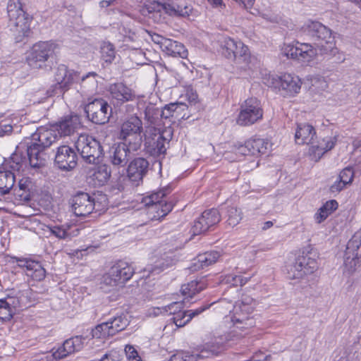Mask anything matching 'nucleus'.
Here are the masks:
<instances>
[{
  "mask_svg": "<svg viewBox=\"0 0 361 361\" xmlns=\"http://www.w3.org/2000/svg\"><path fill=\"white\" fill-rule=\"evenodd\" d=\"M262 117L263 109L259 100L250 97L241 104L236 122L241 126H249L262 120Z\"/></svg>",
  "mask_w": 361,
  "mask_h": 361,
  "instance_id": "nucleus-10",
  "label": "nucleus"
},
{
  "mask_svg": "<svg viewBox=\"0 0 361 361\" xmlns=\"http://www.w3.org/2000/svg\"><path fill=\"white\" fill-rule=\"evenodd\" d=\"M209 228L204 222L202 220V215L195 221L194 224L191 228L193 235H200L208 231Z\"/></svg>",
  "mask_w": 361,
  "mask_h": 361,
  "instance_id": "nucleus-50",
  "label": "nucleus"
},
{
  "mask_svg": "<svg viewBox=\"0 0 361 361\" xmlns=\"http://www.w3.org/2000/svg\"><path fill=\"white\" fill-rule=\"evenodd\" d=\"M316 253L312 252L298 256L290 271L293 273V278H302L304 275L310 274L317 270V262L315 259Z\"/></svg>",
  "mask_w": 361,
  "mask_h": 361,
  "instance_id": "nucleus-15",
  "label": "nucleus"
},
{
  "mask_svg": "<svg viewBox=\"0 0 361 361\" xmlns=\"http://www.w3.org/2000/svg\"><path fill=\"white\" fill-rule=\"evenodd\" d=\"M58 49V44L52 41L38 42L27 51L26 61L32 68H42L47 62L54 59Z\"/></svg>",
  "mask_w": 361,
  "mask_h": 361,
  "instance_id": "nucleus-5",
  "label": "nucleus"
},
{
  "mask_svg": "<svg viewBox=\"0 0 361 361\" xmlns=\"http://www.w3.org/2000/svg\"><path fill=\"white\" fill-rule=\"evenodd\" d=\"M108 322L114 335L124 330L129 323L126 316L123 314L111 318L108 320Z\"/></svg>",
  "mask_w": 361,
  "mask_h": 361,
  "instance_id": "nucleus-38",
  "label": "nucleus"
},
{
  "mask_svg": "<svg viewBox=\"0 0 361 361\" xmlns=\"http://www.w3.org/2000/svg\"><path fill=\"white\" fill-rule=\"evenodd\" d=\"M238 47L235 49V59H243L246 61L248 56V47L245 46L242 42L237 41Z\"/></svg>",
  "mask_w": 361,
  "mask_h": 361,
  "instance_id": "nucleus-51",
  "label": "nucleus"
},
{
  "mask_svg": "<svg viewBox=\"0 0 361 361\" xmlns=\"http://www.w3.org/2000/svg\"><path fill=\"white\" fill-rule=\"evenodd\" d=\"M338 137L336 135L328 136L319 142L318 145H312L310 148V152L313 155V159L318 161L328 151L332 149L337 142Z\"/></svg>",
  "mask_w": 361,
  "mask_h": 361,
  "instance_id": "nucleus-26",
  "label": "nucleus"
},
{
  "mask_svg": "<svg viewBox=\"0 0 361 361\" xmlns=\"http://www.w3.org/2000/svg\"><path fill=\"white\" fill-rule=\"evenodd\" d=\"M75 147L81 157L89 164H97L103 155V148L97 139L88 134H81L75 142Z\"/></svg>",
  "mask_w": 361,
  "mask_h": 361,
  "instance_id": "nucleus-7",
  "label": "nucleus"
},
{
  "mask_svg": "<svg viewBox=\"0 0 361 361\" xmlns=\"http://www.w3.org/2000/svg\"><path fill=\"white\" fill-rule=\"evenodd\" d=\"M32 264H33L32 265V268H30L28 271H26V275L37 281L43 280L46 276L45 269L38 262L35 261V262L32 263Z\"/></svg>",
  "mask_w": 361,
  "mask_h": 361,
  "instance_id": "nucleus-43",
  "label": "nucleus"
},
{
  "mask_svg": "<svg viewBox=\"0 0 361 361\" xmlns=\"http://www.w3.org/2000/svg\"><path fill=\"white\" fill-rule=\"evenodd\" d=\"M183 308V303L180 302H173L169 305L160 307L154 308V314H159V313L169 312L170 314H175L178 311Z\"/></svg>",
  "mask_w": 361,
  "mask_h": 361,
  "instance_id": "nucleus-45",
  "label": "nucleus"
},
{
  "mask_svg": "<svg viewBox=\"0 0 361 361\" xmlns=\"http://www.w3.org/2000/svg\"><path fill=\"white\" fill-rule=\"evenodd\" d=\"M13 131V126L6 121H1L0 122V137L9 135Z\"/></svg>",
  "mask_w": 361,
  "mask_h": 361,
  "instance_id": "nucleus-56",
  "label": "nucleus"
},
{
  "mask_svg": "<svg viewBox=\"0 0 361 361\" xmlns=\"http://www.w3.org/2000/svg\"><path fill=\"white\" fill-rule=\"evenodd\" d=\"M210 305H207V306H203V307H199V308H197L196 310H188V311H187V312H188V321H190L193 317H195L199 315L200 314H201L202 312H204V310L208 309Z\"/></svg>",
  "mask_w": 361,
  "mask_h": 361,
  "instance_id": "nucleus-62",
  "label": "nucleus"
},
{
  "mask_svg": "<svg viewBox=\"0 0 361 361\" xmlns=\"http://www.w3.org/2000/svg\"><path fill=\"white\" fill-rule=\"evenodd\" d=\"M300 42H297L296 45L293 44H284L281 51L282 54L288 59L296 60L298 58V53L300 47Z\"/></svg>",
  "mask_w": 361,
  "mask_h": 361,
  "instance_id": "nucleus-46",
  "label": "nucleus"
},
{
  "mask_svg": "<svg viewBox=\"0 0 361 361\" xmlns=\"http://www.w3.org/2000/svg\"><path fill=\"white\" fill-rule=\"evenodd\" d=\"M81 126L80 118L77 114L64 116L59 122L53 125L56 132L60 137L69 136Z\"/></svg>",
  "mask_w": 361,
  "mask_h": 361,
  "instance_id": "nucleus-22",
  "label": "nucleus"
},
{
  "mask_svg": "<svg viewBox=\"0 0 361 361\" xmlns=\"http://www.w3.org/2000/svg\"><path fill=\"white\" fill-rule=\"evenodd\" d=\"M8 26L16 42H22L31 34V18L23 9L20 0H9L7 5Z\"/></svg>",
  "mask_w": 361,
  "mask_h": 361,
  "instance_id": "nucleus-3",
  "label": "nucleus"
},
{
  "mask_svg": "<svg viewBox=\"0 0 361 361\" xmlns=\"http://www.w3.org/2000/svg\"><path fill=\"white\" fill-rule=\"evenodd\" d=\"M149 162L147 159L137 157L132 160L128 167L127 173L129 179L137 185L142 181L144 176L147 173Z\"/></svg>",
  "mask_w": 361,
  "mask_h": 361,
  "instance_id": "nucleus-21",
  "label": "nucleus"
},
{
  "mask_svg": "<svg viewBox=\"0 0 361 361\" xmlns=\"http://www.w3.org/2000/svg\"><path fill=\"white\" fill-rule=\"evenodd\" d=\"M173 128L165 127L162 130H159V135L156 140L149 143L148 152L154 157L164 156L166 154L168 145L173 137Z\"/></svg>",
  "mask_w": 361,
  "mask_h": 361,
  "instance_id": "nucleus-18",
  "label": "nucleus"
},
{
  "mask_svg": "<svg viewBox=\"0 0 361 361\" xmlns=\"http://www.w3.org/2000/svg\"><path fill=\"white\" fill-rule=\"evenodd\" d=\"M32 188V181L29 178H23L20 180L18 183V188L17 189L19 190V192L22 190H25L26 192H30V188Z\"/></svg>",
  "mask_w": 361,
  "mask_h": 361,
  "instance_id": "nucleus-57",
  "label": "nucleus"
},
{
  "mask_svg": "<svg viewBox=\"0 0 361 361\" xmlns=\"http://www.w3.org/2000/svg\"><path fill=\"white\" fill-rule=\"evenodd\" d=\"M133 274L134 269L131 265L126 262L119 261L102 276V283L111 287L122 286Z\"/></svg>",
  "mask_w": 361,
  "mask_h": 361,
  "instance_id": "nucleus-9",
  "label": "nucleus"
},
{
  "mask_svg": "<svg viewBox=\"0 0 361 361\" xmlns=\"http://www.w3.org/2000/svg\"><path fill=\"white\" fill-rule=\"evenodd\" d=\"M78 156L75 150L68 145H61L57 148L55 154V163L63 170H71L77 165Z\"/></svg>",
  "mask_w": 361,
  "mask_h": 361,
  "instance_id": "nucleus-19",
  "label": "nucleus"
},
{
  "mask_svg": "<svg viewBox=\"0 0 361 361\" xmlns=\"http://www.w3.org/2000/svg\"><path fill=\"white\" fill-rule=\"evenodd\" d=\"M301 30L314 42L322 54L334 56L338 52L332 30L320 22L309 20L302 25Z\"/></svg>",
  "mask_w": 361,
  "mask_h": 361,
  "instance_id": "nucleus-2",
  "label": "nucleus"
},
{
  "mask_svg": "<svg viewBox=\"0 0 361 361\" xmlns=\"http://www.w3.org/2000/svg\"><path fill=\"white\" fill-rule=\"evenodd\" d=\"M360 246L361 240L356 237L350 239L347 244L344 259V272L350 275L361 267L359 253Z\"/></svg>",
  "mask_w": 361,
  "mask_h": 361,
  "instance_id": "nucleus-14",
  "label": "nucleus"
},
{
  "mask_svg": "<svg viewBox=\"0 0 361 361\" xmlns=\"http://www.w3.org/2000/svg\"><path fill=\"white\" fill-rule=\"evenodd\" d=\"M101 54L106 63H111L116 55L114 45L109 42H104L101 47Z\"/></svg>",
  "mask_w": 361,
  "mask_h": 361,
  "instance_id": "nucleus-44",
  "label": "nucleus"
},
{
  "mask_svg": "<svg viewBox=\"0 0 361 361\" xmlns=\"http://www.w3.org/2000/svg\"><path fill=\"white\" fill-rule=\"evenodd\" d=\"M59 139L56 129L52 126H40L32 134V143L27 146V156L30 165L39 169L45 165L49 156L46 150Z\"/></svg>",
  "mask_w": 361,
  "mask_h": 361,
  "instance_id": "nucleus-1",
  "label": "nucleus"
},
{
  "mask_svg": "<svg viewBox=\"0 0 361 361\" xmlns=\"http://www.w3.org/2000/svg\"><path fill=\"white\" fill-rule=\"evenodd\" d=\"M227 223L229 226L234 227L243 219V212L240 209L230 206L226 209Z\"/></svg>",
  "mask_w": 361,
  "mask_h": 361,
  "instance_id": "nucleus-39",
  "label": "nucleus"
},
{
  "mask_svg": "<svg viewBox=\"0 0 361 361\" xmlns=\"http://www.w3.org/2000/svg\"><path fill=\"white\" fill-rule=\"evenodd\" d=\"M202 220L204 221L209 228L217 224L221 221V215L216 209L204 211L202 214Z\"/></svg>",
  "mask_w": 361,
  "mask_h": 361,
  "instance_id": "nucleus-42",
  "label": "nucleus"
},
{
  "mask_svg": "<svg viewBox=\"0 0 361 361\" xmlns=\"http://www.w3.org/2000/svg\"><path fill=\"white\" fill-rule=\"evenodd\" d=\"M173 317V322L178 327L184 326L190 321H188V312L187 311L181 312L178 311Z\"/></svg>",
  "mask_w": 361,
  "mask_h": 361,
  "instance_id": "nucleus-52",
  "label": "nucleus"
},
{
  "mask_svg": "<svg viewBox=\"0 0 361 361\" xmlns=\"http://www.w3.org/2000/svg\"><path fill=\"white\" fill-rule=\"evenodd\" d=\"M85 340L82 336H76L64 341L63 345L53 353L55 359H62L68 354L80 350Z\"/></svg>",
  "mask_w": 361,
  "mask_h": 361,
  "instance_id": "nucleus-25",
  "label": "nucleus"
},
{
  "mask_svg": "<svg viewBox=\"0 0 361 361\" xmlns=\"http://www.w3.org/2000/svg\"><path fill=\"white\" fill-rule=\"evenodd\" d=\"M163 9L170 16H180L183 18L190 17L194 13L190 6H181L173 4H164Z\"/></svg>",
  "mask_w": 361,
  "mask_h": 361,
  "instance_id": "nucleus-33",
  "label": "nucleus"
},
{
  "mask_svg": "<svg viewBox=\"0 0 361 361\" xmlns=\"http://www.w3.org/2000/svg\"><path fill=\"white\" fill-rule=\"evenodd\" d=\"M87 116L95 124L103 125L109 122L112 109L109 103L102 98L94 99L85 107Z\"/></svg>",
  "mask_w": 361,
  "mask_h": 361,
  "instance_id": "nucleus-12",
  "label": "nucleus"
},
{
  "mask_svg": "<svg viewBox=\"0 0 361 361\" xmlns=\"http://www.w3.org/2000/svg\"><path fill=\"white\" fill-rule=\"evenodd\" d=\"M170 192L171 188L166 187L144 199L143 202L148 207V213L151 215L152 219L164 218L172 210V202L163 200Z\"/></svg>",
  "mask_w": 361,
  "mask_h": 361,
  "instance_id": "nucleus-8",
  "label": "nucleus"
},
{
  "mask_svg": "<svg viewBox=\"0 0 361 361\" xmlns=\"http://www.w3.org/2000/svg\"><path fill=\"white\" fill-rule=\"evenodd\" d=\"M27 146L29 145L20 143V145L17 146L16 152L11 155L9 165L13 171H20L23 162L26 161V158L23 156L20 149H25L27 150Z\"/></svg>",
  "mask_w": 361,
  "mask_h": 361,
  "instance_id": "nucleus-36",
  "label": "nucleus"
},
{
  "mask_svg": "<svg viewBox=\"0 0 361 361\" xmlns=\"http://www.w3.org/2000/svg\"><path fill=\"white\" fill-rule=\"evenodd\" d=\"M111 177V169L107 165L99 166L94 173H93V178L98 182L99 185H103Z\"/></svg>",
  "mask_w": 361,
  "mask_h": 361,
  "instance_id": "nucleus-41",
  "label": "nucleus"
},
{
  "mask_svg": "<svg viewBox=\"0 0 361 361\" xmlns=\"http://www.w3.org/2000/svg\"><path fill=\"white\" fill-rule=\"evenodd\" d=\"M71 209L77 216H86L95 208V200L87 192H78L69 201Z\"/></svg>",
  "mask_w": 361,
  "mask_h": 361,
  "instance_id": "nucleus-16",
  "label": "nucleus"
},
{
  "mask_svg": "<svg viewBox=\"0 0 361 361\" xmlns=\"http://www.w3.org/2000/svg\"><path fill=\"white\" fill-rule=\"evenodd\" d=\"M316 47L309 43H300L297 61L301 63H309L312 61L317 55Z\"/></svg>",
  "mask_w": 361,
  "mask_h": 361,
  "instance_id": "nucleus-34",
  "label": "nucleus"
},
{
  "mask_svg": "<svg viewBox=\"0 0 361 361\" xmlns=\"http://www.w3.org/2000/svg\"><path fill=\"white\" fill-rule=\"evenodd\" d=\"M161 50L166 54L173 57L185 59L188 56V51L183 44L169 38L165 41Z\"/></svg>",
  "mask_w": 361,
  "mask_h": 361,
  "instance_id": "nucleus-29",
  "label": "nucleus"
},
{
  "mask_svg": "<svg viewBox=\"0 0 361 361\" xmlns=\"http://www.w3.org/2000/svg\"><path fill=\"white\" fill-rule=\"evenodd\" d=\"M322 207L329 215L338 208V202L336 200H329L327 201Z\"/></svg>",
  "mask_w": 361,
  "mask_h": 361,
  "instance_id": "nucleus-59",
  "label": "nucleus"
},
{
  "mask_svg": "<svg viewBox=\"0 0 361 361\" xmlns=\"http://www.w3.org/2000/svg\"><path fill=\"white\" fill-rule=\"evenodd\" d=\"M121 355L119 351L111 350L104 354L98 361H121Z\"/></svg>",
  "mask_w": 361,
  "mask_h": 361,
  "instance_id": "nucleus-53",
  "label": "nucleus"
},
{
  "mask_svg": "<svg viewBox=\"0 0 361 361\" xmlns=\"http://www.w3.org/2000/svg\"><path fill=\"white\" fill-rule=\"evenodd\" d=\"M354 178V171L351 167L343 169L339 173L338 179L346 185L351 184Z\"/></svg>",
  "mask_w": 361,
  "mask_h": 361,
  "instance_id": "nucleus-49",
  "label": "nucleus"
},
{
  "mask_svg": "<svg viewBox=\"0 0 361 361\" xmlns=\"http://www.w3.org/2000/svg\"><path fill=\"white\" fill-rule=\"evenodd\" d=\"M219 256V253L216 251L207 252L200 254L194 259V262L190 269L192 271H197L198 269H204L215 263Z\"/></svg>",
  "mask_w": 361,
  "mask_h": 361,
  "instance_id": "nucleus-30",
  "label": "nucleus"
},
{
  "mask_svg": "<svg viewBox=\"0 0 361 361\" xmlns=\"http://www.w3.org/2000/svg\"><path fill=\"white\" fill-rule=\"evenodd\" d=\"M226 283L230 284L233 286H243L245 285L247 280V279L243 278L242 276H238L235 274H228L224 279Z\"/></svg>",
  "mask_w": 361,
  "mask_h": 361,
  "instance_id": "nucleus-47",
  "label": "nucleus"
},
{
  "mask_svg": "<svg viewBox=\"0 0 361 361\" xmlns=\"http://www.w3.org/2000/svg\"><path fill=\"white\" fill-rule=\"evenodd\" d=\"M134 152L129 145L125 142L114 145L109 151V161L114 166L123 167Z\"/></svg>",
  "mask_w": 361,
  "mask_h": 361,
  "instance_id": "nucleus-20",
  "label": "nucleus"
},
{
  "mask_svg": "<svg viewBox=\"0 0 361 361\" xmlns=\"http://www.w3.org/2000/svg\"><path fill=\"white\" fill-rule=\"evenodd\" d=\"M252 303V298L245 297L234 306L235 315L232 321L234 324V331L236 333L238 329L242 331L247 329L255 324L253 319L246 316L252 312L254 309Z\"/></svg>",
  "mask_w": 361,
  "mask_h": 361,
  "instance_id": "nucleus-13",
  "label": "nucleus"
},
{
  "mask_svg": "<svg viewBox=\"0 0 361 361\" xmlns=\"http://www.w3.org/2000/svg\"><path fill=\"white\" fill-rule=\"evenodd\" d=\"M92 338H105L114 336L107 322L97 325L91 331Z\"/></svg>",
  "mask_w": 361,
  "mask_h": 361,
  "instance_id": "nucleus-37",
  "label": "nucleus"
},
{
  "mask_svg": "<svg viewBox=\"0 0 361 361\" xmlns=\"http://www.w3.org/2000/svg\"><path fill=\"white\" fill-rule=\"evenodd\" d=\"M18 265L20 267L25 268V272L28 271L32 268V263H35V261L27 259H17Z\"/></svg>",
  "mask_w": 361,
  "mask_h": 361,
  "instance_id": "nucleus-63",
  "label": "nucleus"
},
{
  "mask_svg": "<svg viewBox=\"0 0 361 361\" xmlns=\"http://www.w3.org/2000/svg\"><path fill=\"white\" fill-rule=\"evenodd\" d=\"M316 135L314 127L307 123H300L295 132V142L298 145L312 144Z\"/></svg>",
  "mask_w": 361,
  "mask_h": 361,
  "instance_id": "nucleus-27",
  "label": "nucleus"
},
{
  "mask_svg": "<svg viewBox=\"0 0 361 361\" xmlns=\"http://www.w3.org/2000/svg\"><path fill=\"white\" fill-rule=\"evenodd\" d=\"M345 186L346 185L338 179L330 187V191L331 193L336 194L343 190Z\"/></svg>",
  "mask_w": 361,
  "mask_h": 361,
  "instance_id": "nucleus-61",
  "label": "nucleus"
},
{
  "mask_svg": "<svg viewBox=\"0 0 361 361\" xmlns=\"http://www.w3.org/2000/svg\"><path fill=\"white\" fill-rule=\"evenodd\" d=\"M169 361H195L192 355H184L183 353H176L172 355Z\"/></svg>",
  "mask_w": 361,
  "mask_h": 361,
  "instance_id": "nucleus-58",
  "label": "nucleus"
},
{
  "mask_svg": "<svg viewBox=\"0 0 361 361\" xmlns=\"http://www.w3.org/2000/svg\"><path fill=\"white\" fill-rule=\"evenodd\" d=\"M237 41L225 37L221 44L222 54L229 59H235V49L238 47Z\"/></svg>",
  "mask_w": 361,
  "mask_h": 361,
  "instance_id": "nucleus-40",
  "label": "nucleus"
},
{
  "mask_svg": "<svg viewBox=\"0 0 361 361\" xmlns=\"http://www.w3.org/2000/svg\"><path fill=\"white\" fill-rule=\"evenodd\" d=\"M97 75L95 72H90L80 77L78 72L69 70L66 66L61 64L57 67L54 77L59 87L63 91L68 90L74 82H80L84 91L92 92L97 87Z\"/></svg>",
  "mask_w": 361,
  "mask_h": 361,
  "instance_id": "nucleus-4",
  "label": "nucleus"
},
{
  "mask_svg": "<svg viewBox=\"0 0 361 361\" xmlns=\"http://www.w3.org/2000/svg\"><path fill=\"white\" fill-rule=\"evenodd\" d=\"M207 283L204 279L200 280H193L190 282L183 284L181 286V293L183 295L192 298L197 293L206 288Z\"/></svg>",
  "mask_w": 361,
  "mask_h": 361,
  "instance_id": "nucleus-32",
  "label": "nucleus"
},
{
  "mask_svg": "<svg viewBox=\"0 0 361 361\" xmlns=\"http://www.w3.org/2000/svg\"><path fill=\"white\" fill-rule=\"evenodd\" d=\"M124 350L129 361H140V357L133 345H126Z\"/></svg>",
  "mask_w": 361,
  "mask_h": 361,
  "instance_id": "nucleus-54",
  "label": "nucleus"
},
{
  "mask_svg": "<svg viewBox=\"0 0 361 361\" xmlns=\"http://www.w3.org/2000/svg\"><path fill=\"white\" fill-rule=\"evenodd\" d=\"M109 92L111 97L119 103L133 102L139 99L132 89L121 82L111 85Z\"/></svg>",
  "mask_w": 361,
  "mask_h": 361,
  "instance_id": "nucleus-24",
  "label": "nucleus"
},
{
  "mask_svg": "<svg viewBox=\"0 0 361 361\" xmlns=\"http://www.w3.org/2000/svg\"><path fill=\"white\" fill-rule=\"evenodd\" d=\"M150 36L152 41L158 44L161 49L164 47V44H165V41L167 39V38L157 33H152Z\"/></svg>",
  "mask_w": 361,
  "mask_h": 361,
  "instance_id": "nucleus-60",
  "label": "nucleus"
},
{
  "mask_svg": "<svg viewBox=\"0 0 361 361\" xmlns=\"http://www.w3.org/2000/svg\"><path fill=\"white\" fill-rule=\"evenodd\" d=\"M51 234L59 239H65L68 236V233L66 229L61 226H53L50 228Z\"/></svg>",
  "mask_w": 361,
  "mask_h": 361,
  "instance_id": "nucleus-55",
  "label": "nucleus"
},
{
  "mask_svg": "<svg viewBox=\"0 0 361 361\" xmlns=\"http://www.w3.org/2000/svg\"><path fill=\"white\" fill-rule=\"evenodd\" d=\"M301 80L298 76L285 73L281 76H273L268 79L267 85L278 90L284 96H294L299 92Z\"/></svg>",
  "mask_w": 361,
  "mask_h": 361,
  "instance_id": "nucleus-11",
  "label": "nucleus"
},
{
  "mask_svg": "<svg viewBox=\"0 0 361 361\" xmlns=\"http://www.w3.org/2000/svg\"><path fill=\"white\" fill-rule=\"evenodd\" d=\"M188 106L183 103L176 102L166 104L161 109L162 118L166 121V126L171 127L172 123L176 120L183 118L185 114L182 115L183 111L186 110Z\"/></svg>",
  "mask_w": 361,
  "mask_h": 361,
  "instance_id": "nucleus-23",
  "label": "nucleus"
},
{
  "mask_svg": "<svg viewBox=\"0 0 361 361\" xmlns=\"http://www.w3.org/2000/svg\"><path fill=\"white\" fill-rule=\"evenodd\" d=\"M15 183V176L10 171H0V194L9 192Z\"/></svg>",
  "mask_w": 361,
  "mask_h": 361,
  "instance_id": "nucleus-35",
  "label": "nucleus"
},
{
  "mask_svg": "<svg viewBox=\"0 0 361 361\" xmlns=\"http://www.w3.org/2000/svg\"><path fill=\"white\" fill-rule=\"evenodd\" d=\"M269 142L262 138H253L247 140L245 144H236L233 147V151L236 154L243 156H257L265 154Z\"/></svg>",
  "mask_w": 361,
  "mask_h": 361,
  "instance_id": "nucleus-17",
  "label": "nucleus"
},
{
  "mask_svg": "<svg viewBox=\"0 0 361 361\" xmlns=\"http://www.w3.org/2000/svg\"><path fill=\"white\" fill-rule=\"evenodd\" d=\"M175 262L176 259L173 257L172 253L164 254L155 262L154 265H148L145 270L149 274H158L174 264Z\"/></svg>",
  "mask_w": 361,
  "mask_h": 361,
  "instance_id": "nucleus-31",
  "label": "nucleus"
},
{
  "mask_svg": "<svg viewBox=\"0 0 361 361\" xmlns=\"http://www.w3.org/2000/svg\"><path fill=\"white\" fill-rule=\"evenodd\" d=\"M12 318L10 305L5 300H0V320L6 321Z\"/></svg>",
  "mask_w": 361,
  "mask_h": 361,
  "instance_id": "nucleus-48",
  "label": "nucleus"
},
{
  "mask_svg": "<svg viewBox=\"0 0 361 361\" xmlns=\"http://www.w3.org/2000/svg\"><path fill=\"white\" fill-rule=\"evenodd\" d=\"M142 130L141 119L137 116H131L121 124L119 138L128 143L133 152H137L142 145Z\"/></svg>",
  "mask_w": 361,
  "mask_h": 361,
  "instance_id": "nucleus-6",
  "label": "nucleus"
},
{
  "mask_svg": "<svg viewBox=\"0 0 361 361\" xmlns=\"http://www.w3.org/2000/svg\"><path fill=\"white\" fill-rule=\"evenodd\" d=\"M145 117V119L150 123L151 125H153L154 128L158 129V130H162L161 126H164V128L167 127L166 121L162 118L161 109L153 105L149 104L146 106Z\"/></svg>",
  "mask_w": 361,
  "mask_h": 361,
  "instance_id": "nucleus-28",
  "label": "nucleus"
},
{
  "mask_svg": "<svg viewBox=\"0 0 361 361\" xmlns=\"http://www.w3.org/2000/svg\"><path fill=\"white\" fill-rule=\"evenodd\" d=\"M15 192L16 195L19 197L20 201L27 202L30 200V192H26L25 190L19 192V190L16 188Z\"/></svg>",
  "mask_w": 361,
  "mask_h": 361,
  "instance_id": "nucleus-64",
  "label": "nucleus"
}]
</instances>
